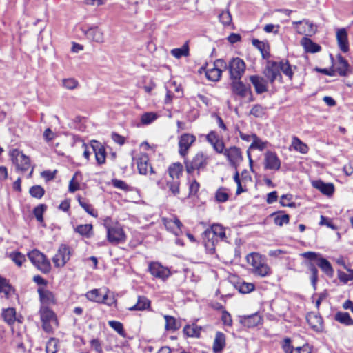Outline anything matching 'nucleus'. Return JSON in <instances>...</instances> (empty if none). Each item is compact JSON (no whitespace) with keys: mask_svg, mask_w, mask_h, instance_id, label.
<instances>
[{"mask_svg":"<svg viewBox=\"0 0 353 353\" xmlns=\"http://www.w3.org/2000/svg\"><path fill=\"white\" fill-rule=\"evenodd\" d=\"M228 70L231 79L241 80L245 70V63L239 57H234L228 62Z\"/></svg>","mask_w":353,"mask_h":353,"instance_id":"5","label":"nucleus"},{"mask_svg":"<svg viewBox=\"0 0 353 353\" xmlns=\"http://www.w3.org/2000/svg\"><path fill=\"white\" fill-rule=\"evenodd\" d=\"M162 222L167 230L173 233L175 236H179L182 233L181 228L183 224L176 216L163 218Z\"/></svg>","mask_w":353,"mask_h":353,"instance_id":"12","label":"nucleus"},{"mask_svg":"<svg viewBox=\"0 0 353 353\" xmlns=\"http://www.w3.org/2000/svg\"><path fill=\"white\" fill-rule=\"evenodd\" d=\"M170 54L176 59H180L182 57H188L190 54L188 41H186L181 48L171 50Z\"/></svg>","mask_w":353,"mask_h":353,"instance_id":"37","label":"nucleus"},{"mask_svg":"<svg viewBox=\"0 0 353 353\" xmlns=\"http://www.w3.org/2000/svg\"><path fill=\"white\" fill-rule=\"evenodd\" d=\"M164 319L165 320V328L166 330L175 331L179 328L180 324L176 321L174 317L165 315Z\"/></svg>","mask_w":353,"mask_h":353,"instance_id":"42","label":"nucleus"},{"mask_svg":"<svg viewBox=\"0 0 353 353\" xmlns=\"http://www.w3.org/2000/svg\"><path fill=\"white\" fill-rule=\"evenodd\" d=\"M221 74L222 70L214 67L212 69L207 70L205 72L207 79L212 81H219Z\"/></svg>","mask_w":353,"mask_h":353,"instance_id":"44","label":"nucleus"},{"mask_svg":"<svg viewBox=\"0 0 353 353\" xmlns=\"http://www.w3.org/2000/svg\"><path fill=\"white\" fill-rule=\"evenodd\" d=\"M71 250L65 244H61L52 258V262L57 268L63 267L70 260Z\"/></svg>","mask_w":353,"mask_h":353,"instance_id":"9","label":"nucleus"},{"mask_svg":"<svg viewBox=\"0 0 353 353\" xmlns=\"http://www.w3.org/2000/svg\"><path fill=\"white\" fill-rule=\"evenodd\" d=\"M215 198L219 203L227 201L229 199L228 190L223 187L219 188L215 193Z\"/></svg>","mask_w":353,"mask_h":353,"instance_id":"48","label":"nucleus"},{"mask_svg":"<svg viewBox=\"0 0 353 353\" xmlns=\"http://www.w3.org/2000/svg\"><path fill=\"white\" fill-rule=\"evenodd\" d=\"M74 232L83 237L89 239L93 236V226L92 224H81L74 229Z\"/></svg>","mask_w":353,"mask_h":353,"instance_id":"33","label":"nucleus"},{"mask_svg":"<svg viewBox=\"0 0 353 353\" xmlns=\"http://www.w3.org/2000/svg\"><path fill=\"white\" fill-rule=\"evenodd\" d=\"M46 210V205L44 204H40L36 208H34L33 210L34 216L36 217L37 220L40 223L43 222V214Z\"/></svg>","mask_w":353,"mask_h":353,"instance_id":"57","label":"nucleus"},{"mask_svg":"<svg viewBox=\"0 0 353 353\" xmlns=\"http://www.w3.org/2000/svg\"><path fill=\"white\" fill-rule=\"evenodd\" d=\"M225 335L221 332H216L214 339L212 351L214 353H221L226 345Z\"/></svg>","mask_w":353,"mask_h":353,"instance_id":"23","label":"nucleus"},{"mask_svg":"<svg viewBox=\"0 0 353 353\" xmlns=\"http://www.w3.org/2000/svg\"><path fill=\"white\" fill-rule=\"evenodd\" d=\"M223 154L233 166H236L242 160L241 152L235 146L225 149Z\"/></svg>","mask_w":353,"mask_h":353,"instance_id":"14","label":"nucleus"},{"mask_svg":"<svg viewBox=\"0 0 353 353\" xmlns=\"http://www.w3.org/2000/svg\"><path fill=\"white\" fill-rule=\"evenodd\" d=\"M262 321V317L258 314L254 313L251 315L243 316L240 319L241 323L247 327H254L260 324Z\"/></svg>","mask_w":353,"mask_h":353,"instance_id":"21","label":"nucleus"},{"mask_svg":"<svg viewBox=\"0 0 353 353\" xmlns=\"http://www.w3.org/2000/svg\"><path fill=\"white\" fill-rule=\"evenodd\" d=\"M62 85L66 89L74 90L77 88L79 83L73 78L64 79L62 81Z\"/></svg>","mask_w":353,"mask_h":353,"instance_id":"61","label":"nucleus"},{"mask_svg":"<svg viewBox=\"0 0 353 353\" xmlns=\"http://www.w3.org/2000/svg\"><path fill=\"white\" fill-rule=\"evenodd\" d=\"M201 330L202 327L196 324L188 325L184 327L183 333L188 337L199 338Z\"/></svg>","mask_w":353,"mask_h":353,"instance_id":"36","label":"nucleus"},{"mask_svg":"<svg viewBox=\"0 0 353 353\" xmlns=\"http://www.w3.org/2000/svg\"><path fill=\"white\" fill-rule=\"evenodd\" d=\"M307 321L311 328L315 331H321L323 329V319L319 315L311 312L307 315Z\"/></svg>","mask_w":353,"mask_h":353,"instance_id":"26","label":"nucleus"},{"mask_svg":"<svg viewBox=\"0 0 353 353\" xmlns=\"http://www.w3.org/2000/svg\"><path fill=\"white\" fill-rule=\"evenodd\" d=\"M109 326L112 328L114 331H116L119 335L124 336L125 331L123 329V324L117 321H108Z\"/></svg>","mask_w":353,"mask_h":353,"instance_id":"54","label":"nucleus"},{"mask_svg":"<svg viewBox=\"0 0 353 353\" xmlns=\"http://www.w3.org/2000/svg\"><path fill=\"white\" fill-rule=\"evenodd\" d=\"M292 144L294 150L302 154H306L308 152L307 145L296 137H293Z\"/></svg>","mask_w":353,"mask_h":353,"instance_id":"45","label":"nucleus"},{"mask_svg":"<svg viewBox=\"0 0 353 353\" xmlns=\"http://www.w3.org/2000/svg\"><path fill=\"white\" fill-rule=\"evenodd\" d=\"M292 195L290 194H283L280 199V204L283 207H295V203L292 201Z\"/></svg>","mask_w":353,"mask_h":353,"instance_id":"60","label":"nucleus"},{"mask_svg":"<svg viewBox=\"0 0 353 353\" xmlns=\"http://www.w3.org/2000/svg\"><path fill=\"white\" fill-rule=\"evenodd\" d=\"M203 236L205 246L211 253L215 251L214 243L218 239L221 241L226 239L225 228L219 224H213L204 232Z\"/></svg>","mask_w":353,"mask_h":353,"instance_id":"2","label":"nucleus"},{"mask_svg":"<svg viewBox=\"0 0 353 353\" xmlns=\"http://www.w3.org/2000/svg\"><path fill=\"white\" fill-rule=\"evenodd\" d=\"M150 301L145 296H139L137 303L130 307L129 310H144L150 307Z\"/></svg>","mask_w":353,"mask_h":353,"instance_id":"40","label":"nucleus"},{"mask_svg":"<svg viewBox=\"0 0 353 353\" xmlns=\"http://www.w3.org/2000/svg\"><path fill=\"white\" fill-rule=\"evenodd\" d=\"M157 118V116L154 112H145L144 113L141 118V121L144 125H148L155 121Z\"/></svg>","mask_w":353,"mask_h":353,"instance_id":"59","label":"nucleus"},{"mask_svg":"<svg viewBox=\"0 0 353 353\" xmlns=\"http://www.w3.org/2000/svg\"><path fill=\"white\" fill-rule=\"evenodd\" d=\"M272 216H274V222L276 225L282 226L283 224L289 223V215L283 214L282 212L273 213Z\"/></svg>","mask_w":353,"mask_h":353,"instance_id":"41","label":"nucleus"},{"mask_svg":"<svg viewBox=\"0 0 353 353\" xmlns=\"http://www.w3.org/2000/svg\"><path fill=\"white\" fill-rule=\"evenodd\" d=\"M10 155L17 169L21 172H26L30 168V158L18 150H13Z\"/></svg>","mask_w":353,"mask_h":353,"instance_id":"8","label":"nucleus"},{"mask_svg":"<svg viewBox=\"0 0 353 353\" xmlns=\"http://www.w3.org/2000/svg\"><path fill=\"white\" fill-rule=\"evenodd\" d=\"M301 44L307 52L316 53L321 50V47L319 44L313 42L307 37L302 38L301 40Z\"/></svg>","mask_w":353,"mask_h":353,"instance_id":"30","label":"nucleus"},{"mask_svg":"<svg viewBox=\"0 0 353 353\" xmlns=\"http://www.w3.org/2000/svg\"><path fill=\"white\" fill-rule=\"evenodd\" d=\"M268 82L273 84L276 80L282 81V75L279 71V63L274 61H268L263 72Z\"/></svg>","mask_w":353,"mask_h":353,"instance_id":"7","label":"nucleus"},{"mask_svg":"<svg viewBox=\"0 0 353 353\" xmlns=\"http://www.w3.org/2000/svg\"><path fill=\"white\" fill-rule=\"evenodd\" d=\"M336 39L340 50L343 52L349 50L347 33L345 28L339 29L336 32Z\"/></svg>","mask_w":353,"mask_h":353,"instance_id":"22","label":"nucleus"},{"mask_svg":"<svg viewBox=\"0 0 353 353\" xmlns=\"http://www.w3.org/2000/svg\"><path fill=\"white\" fill-rule=\"evenodd\" d=\"M136 162L139 172L141 174H147L148 172V168H150V172L151 173L153 172L152 168L148 164V157L146 154H141L136 159Z\"/></svg>","mask_w":353,"mask_h":353,"instance_id":"27","label":"nucleus"},{"mask_svg":"<svg viewBox=\"0 0 353 353\" xmlns=\"http://www.w3.org/2000/svg\"><path fill=\"white\" fill-rule=\"evenodd\" d=\"M2 316L4 321L9 325H12L16 321V310L13 307L3 310Z\"/></svg>","mask_w":353,"mask_h":353,"instance_id":"39","label":"nucleus"},{"mask_svg":"<svg viewBox=\"0 0 353 353\" xmlns=\"http://www.w3.org/2000/svg\"><path fill=\"white\" fill-rule=\"evenodd\" d=\"M9 257L18 267H21L26 261L25 255L19 252H11Z\"/></svg>","mask_w":353,"mask_h":353,"instance_id":"49","label":"nucleus"},{"mask_svg":"<svg viewBox=\"0 0 353 353\" xmlns=\"http://www.w3.org/2000/svg\"><path fill=\"white\" fill-rule=\"evenodd\" d=\"M85 296L91 301L104 303L109 306L112 305L116 302L114 298L111 299V301H107L106 300L108 299V294L106 293L102 295L99 289H93L88 291L86 293Z\"/></svg>","mask_w":353,"mask_h":353,"instance_id":"11","label":"nucleus"},{"mask_svg":"<svg viewBox=\"0 0 353 353\" xmlns=\"http://www.w3.org/2000/svg\"><path fill=\"white\" fill-rule=\"evenodd\" d=\"M231 87L232 92L241 97H245L248 94H251L250 86L244 84L241 80H233Z\"/></svg>","mask_w":353,"mask_h":353,"instance_id":"19","label":"nucleus"},{"mask_svg":"<svg viewBox=\"0 0 353 353\" xmlns=\"http://www.w3.org/2000/svg\"><path fill=\"white\" fill-rule=\"evenodd\" d=\"M28 257L41 272L46 274L50 271V263L46 255L41 252L34 250L28 253Z\"/></svg>","mask_w":353,"mask_h":353,"instance_id":"4","label":"nucleus"},{"mask_svg":"<svg viewBox=\"0 0 353 353\" xmlns=\"http://www.w3.org/2000/svg\"><path fill=\"white\" fill-rule=\"evenodd\" d=\"M77 200L81 207L83 208L88 214L94 217L97 216V214L94 212L92 207L85 200H83L80 196H77Z\"/></svg>","mask_w":353,"mask_h":353,"instance_id":"51","label":"nucleus"},{"mask_svg":"<svg viewBox=\"0 0 353 353\" xmlns=\"http://www.w3.org/2000/svg\"><path fill=\"white\" fill-rule=\"evenodd\" d=\"M350 65L341 54L337 56V63H336L334 71L341 77L347 75Z\"/></svg>","mask_w":353,"mask_h":353,"instance_id":"28","label":"nucleus"},{"mask_svg":"<svg viewBox=\"0 0 353 353\" xmlns=\"http://www.w3.org/2000/svg\"><path fill=\"white\" fill-rule=\"evenodd\" d=\"M266 143V142L262 141V140L260 139L256 136V134H252V143L250 145L248 150H250L253 149H257L259 150L260 151H262L265 148Z\"/></svg>","mask_w":353,"mask_h":353,"instance_id":"47","label":"nucleus"},{"mask_svg":"<svg viewBox=\"0 0 353 353\" xmlns=\"http://www.w3.org/2000/svg\"><path fill=\"white\" fill-rule=\"evenodd\" d=\"M149 271L154 276L163 280L170 275V270L157 262L151 263L149 265Z\"/></svg>","mask_w":353,"mask_h":353,"instance_id":"15","label":"nucleus"},{"mask_svg":"<svg viewBox=\"0 0 353 353\" xmlns=\"http://www.w3.org/2000/svg\"><path fill=\"white\" fill-rule=\"evenodd\" d=\"M196 137L189 133L183 134L179 139V153L185 158L192 145L195 142Z\"/></svg>","mask_w":353,"mask_h":353,"instance_id":"10","label":"nucleus"},{"mask_svg":"<svg viewBox=\"0 0 353 353\" xmlns=\"http://www.w3.org/2000/svg\"><path fill=\"white\" fill-rule=\"evenodd\" d=\"M246 261L252 266L251 271L254 275L265 277L271 274V268L260 254L250 253L246 256Z\"/></svg>","mask_w":353,"mask_h":353,"instance_id":"1","label":"nucleus"},{"mask_svg":"<svg viewBox=\"0 0 353 353\" xmlns=\"http://www.w3.org/2000/svg\"><path fill=\"white\" fill-rule=\"evenodd\" d=\"M41 322H52L55 326L58 321L54 312L46 306H41L39 310Z\"/></svg>","mask_w":353,"mask_h":353,"instance_id":"24","label":"nucleus"},{"mask_svg":"<svg viewBox=\"0 0 353 353\" xmlns=\"http://www.w3.org/2000/svg\"><path fill=\"white\" fill-rule=\"evenodd\" d=\"M59 350V340L56 338H50L46 346V353H57Z\"/></svg>","mask_w":353,"mask_h":353,"instance_id":"46","label":"nucleus"},{"mask_svg":"<svg viewBox=\"0 0 353 353\" xmlns=\"http://www.w3.org/2000/svg\"><path fill=\"white\" fill-rule=\"evenodd\" d=\"M183 166L180 163H174L168 168V176L166 178L180 179L182 175Z\"/></svg>","mask_w":353,"mask_h":353,"instance_id":"35","label":"nucleus"},{"mask_svg":"<svg viewBox=\"0 0 353 353\" xmlns=\"http://www.w3.org/2000/svg\"><path fill=\"white\" fill-rule=\"evenodd\" d=\"M29 192L32 197L41 199L44 195L45 190L40 185H34L30 188Z\"/></svg>","mask_w":353,"mask_h":353,"instance_id":"56","label":"nucleus"},{"mask_svg":"<svg viewBox=\"0 0 353 353\" xmlns=\"http://www.w3.org/2000/svg\"><path fill=\"white\" fill-rule=\"evenodd\" d=\"M92 149L95 154V157L99 164H103L105 161L106 153L105 148L97 141H93Z\"/></svg>","mask_w":353,"mask_h":353,"instance_id":"25","label":"nucleus"},{"mask_svg":"<svg viewBox=\"0 0 353 353\" xmlns=\"http://www.w3.org/2000/svg\"><path fill=\"white\" fill-rule=\"evenodd\" d=\"M291 339L290 338H285L283 340V344H282V348L285 353H293L294 347L291 345Z\"/></svg>","mask_w":353,"mask_h":353,"instance_id":"63","label":"nucleus"},{"mask_svg":"<svg viewBox=\"0 0 353 353\" xmlns=\"http://www.w3.org/2000/svg\"><path fill=\"white\" fill-rule=\"evenodd\" d=\"M281 167V161L275 152L268 151L264 157V168L266 170H278Z\"/></svg>","mask_w":353,"mask_h":353,"instance_id":"13","label":"nucleus"},{"mask_svg":"<svg viewBox=\"0 0 353 353\" xmlns=\"http://www.w3.org/2000/svg\"><path fill=\"white\" fill-rule=\"evenodd\" d=\"M83 31L87 38L90 40L100 43L104 41L103 31L98 26H92Z\"/></svg>","mask_w":353,"mask_h":353,"instance_id":"18","label":"nucleus"},{"mask_svg":"<svg viewBox=\"0 0 353 353\" xmlns=\"http://www.w3.org/2000/svg\"><path fill=\"white\" fill-rule=\"evenodd\" d=\"M257 94H262L268 90V80L259 75H252L249 77Z\"/></svg>","mask_w":353,"mask_h":353,"instance_id":"17","label":"nucleus"},{"mask_svg":"<svg viewBox=\"0 0 353 353\" xmlns=\"http://www.w3.org/2000/svg\"><path fill=\"white\" fill-rule=\"evenodd\" d=\"M334 319L346 326L353 325V319L347 312H338L334 316Z\"/></svg>","mask_w":353,"mask_h":353,"instance_id":"38","label":"nucleus"},{"mask_svg":"<svg viewBox=\"0 0 353 353\" xmlns=\"http://www.w3.org/2000/svg\"><path fill=\"white\" fill-rule=\"evenodd\" d=\"M105 227L107 230V238L108 241L112 243H120L125 241L126 236L121 225L116 223L113 225H109L106 222Z\"/></svg>","mask_w":353,"mask_h":353,"instance_id":"6","label":"nucleus"},{"mask_svg":"<svg viewBox=\"0 0 353 353\" xmlns=\"http://www.w3.org/2000/svg\"><path fill=\"white\" fill-rule=\"evenodd\" d=\"M280 72H282L290 80L292 79L294 72L288 61L278 62Z\"/></svg>","mask_w":353,"mask_h":353,"instance_id":"43","label":"nucleus"},{"mask_svg":"<svg viewBox=\"0 0 353 353\" xmlns=\"http://www.w3.org/2000/svg\"><path fill=\"white\" fill-rule=\"evenodd\" d=\"M250 114L256 117H262V115L264 114V109L260 105H255L251 109Z\"/></svg>","mask_w":353,"mask_h":353,"instance_id":"64","label":"nucleus"},{"mask_svg":"<svg viewBox=\"0 0 353 353\" xmlns=\"http://www.w3.org/2000/svg\"><path fill=\"white\" fill-rule=\"evenodd\" d=\"M37 292L42 304L49 305L55 302L54 296L52 292L43 288H39Z\"/></svg>","mask_w":353,"mask_h":353,"instance_id":"32","label":"nucleus"},{"mask_svg":"<svg viewBox=\"0 0 353 353\" xmlns=\"http://www.w3.org/2000/svg\"><path fill=\"white\" fill-rule=\"evenodd\" d=\"M219 19L224 26H229L232 22V16L228 10L222 11L219 15Z\"/></svg>","mask_w":353,"mask_h":353,"instance_id":"58","label":"nucleus"},{"mask_svg":"<svg viewBox=\"0 0 353 353\" xmlns=\"http://www.w3.org/2000/svg\"><path fill=\"white\" fill-rule=\"evenodd\" d=\"M312 185L316 189L321 191L323 194L330 196L334 191V187L332 183H325L322 181H314L312 182Z\"/></svg>","mask_w":353,"mask_h":353,"instance_id":"29","label":"nucleus"},{"mask_svg":"<svg viewBox=\"0 0 353 353\" xmlns=\"http://www.w3.org/2000/svg\"><path fill=\"white\" fill-rule=\"evenodd\" d=\"M307 268L311 272V283L314 289H316V285L318 281V270L316 268L315 265L310 262L307 263Z\"/></svg>","mask_w":353,"mask_h":353,"instance_id":"50","label":"nucleus"},{"mask_svg":"<svg viewBox=\"0 0 353 353\" xmlns=\"http://www.w3.org/2000/svg\"><path fill=\"white\" fill-rule=\"evenodd\" d=\"M316 264L326 275L330 277L333 276L334 270L331 263L327 259L320 256Z\"/></svg>","mask_w":353,"mask_h":353,"instance_id":"34","label":"nucleus"},{"mask_svg":"<svg viewBox=\"0 0 353 353\" xmlns=\"http://www.w3.org/2000/svg\"><path fill=\"white\" fill-rule=\"evenodd\" d=\"M165 185H164L163 181L159 182V185L161 188L166 190L171 193L172 196H177L180 193V179H173L169 178H165Z\"/></svg>","mask_w":353,"mask_h":353,"instance_id":"16","label":"nucleus"},{"mask_svg":"<svg viewBox=\"0 0 353 353\" xmlns=\"http://www.w3.org/2000/svg\"><path fill=\"white\" fill-rule=\"evenodd\" d=\"M349 274L345 273L343 271L338 270V278L340 281L347 283L348 281L353 280V269H349L348 268L346 269Z\"/></svg>","mask_w":353,"mask_h":353,"instance_id":"52","label":"nucleus"},{"mask_svg":"<svg viewBox=\"0 0 353 353\" xmlns=\"http://www.w3.org/2000/svg\"><path fill=\"white\" fill-rule=\"evenodd\" d=\"M112 185L117 188L122 190H124L125 192L132 190V188L130 185H128L125 181L117 179H112Z\"/></svg>","mask_w":353,"mask_h":353,"instance_id":"55","label":"nucleus"},{"mask_svg":"<svg viewBox=\"0 0 353 353\" xmlns=\"http://www.w3.org/2000/svg\"><path fill=\"white\" fill-rule=\"evenodd\" d=\"M0 293H3L6 299L15 293V289L9 281L1 276H0Z\"/></svg>","mask_w":353,"mask_h":353,"instance_id":"31","label":"nucleus"},{"mask_svg":"<svg viewBox=\"0 0 353 353\" xmlns=\"http://www.w3.org/2000/svg\"><path fill=\"white\" fill-rule=\"evenodd\" d=\"M79 174V172L74 173L73 177L70 181L68 190L70 192H74L79 189V183L76 181L77 176Z\"/></svg>","mask_w":353,"mask_h":353,"instance_id":"62","label":"nucleus"},{"mask_svg":"<svg viewBox=\"0 0 353 353\" xmlns=\"http://www.w3.org/2000/svg\"><path fill=\"white\" fill-rule=\"evenodd\" d=\"M209 159V157L201 151L198 152L191 159L184 158L187 173L191 174L194 171H197V174H199L200 172L205 170Z\"/></svg>","mask_w":353,"mask_h":353,"instance_id":"3","label":"nucleus"},{"mask_svg":"<svg viewBox=\"0 0 353 353\" xmlns=\"http://www.w3.org/2000/svg\"><path fill=\"white\" fill-rule=\"evenodd\" d=\"M236 287L242 294L250 293L254 290V285L251 283H239Z\"/></svg>","mask_w":353,"mask_h":353,"instance_id":"53","label":"nucleus"},{"mask_svg":"<svg viewBox=\"0 0 353 353\" xmlns=\"http://www.w3.org/2000/svg\"><path fill=\"white\" fill-rule=\"evenodd\" d=\"M292 23L294 26H296L297 33L300 34H305L307 37L312 36L316 32V26L308 21H305V27L303 28L297 27L298 25H301L302 23V21H293Z\"/></svg>","mask_w":353,"mask_h":353,"instance_id":"20","label":"nucleus"}]
</instances>
